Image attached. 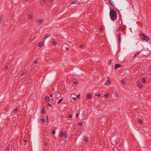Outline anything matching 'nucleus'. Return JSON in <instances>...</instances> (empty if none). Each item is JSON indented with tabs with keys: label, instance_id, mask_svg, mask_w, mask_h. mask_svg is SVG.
<instances>
[{
	"label": "nucleus",
	"instance_id": "obj_1",
	"mask_svg": "<svg viewBox=\"0 0 151 151\" xmlns=\"http://www.w3.org/2000/svg\"><path fill=\"white\" fill-rule=\"evenodd\" d=\"M109 16L111 19L113 21L115 20L117 17L116 12L114 9L110 11Z\"/></svg>",
	"mask_w": 151,
	"mask_h": 151
},
{
	"label": "nucleus",
	"instance_id": "obj_2",
	"mask_svg": "<svg viewBox=\"0 0 151 151\" xmlns=\"http://www.w3.org/2000/svg\"><path fill=\"white\" fill-rule=\"evenodd\" d=\"M141 39L143 41L147 42L149 40V37L146 36L144 33H141L140 35Z\"/></svg>",
	"mask_w": 151,
	"mask_h": 151
},
{
	"label": "nucleus",
	"instance_id": "obj_3",
	"mask_svg": "<svg viewBox=\"0 0 151 151\" xmlns=\"http://www.w3.org/2000/svg\"><path fill=\"white\" fill-rule=\"evenodd\" d=\"M59 135L61 137H64L65 138L67 137V133L63 132L62 131L60 132Z\"/></svg>",
	"mask_w": 151,
	"mask_h": 151
},
{
	"label": "nucleus",
	"instance_id": "obj_4",
	"mask_svg": "<svg viewBox=\"0 0 151 151\" xmlns=\"http://www.w3.org/2000/svg\"><path fill=\"white\" fill-rule=\"evenodd\" d=\"M43 20L42 19H40L36 21V23L38 24H40L43 22Z\"/></svg>",
	"mask_w": 151,
	"mask_h": 151
},
{
	"label": "nucleus",
	"instance_id": "obj_5",
	"mask_svg": "<svg viewBox=\"0 0 151 151\" xmlns=\"http://www.w3.org/2000/svg\"><path fill=\"white\" fill-rule=\"evenodd\" d=\"M118 41L120 43L121 41V34L120 33H118Z\"/></svg>",
	"mask_w": 151,
	"mask_h": 151
},
{
	"label": "nucleus",
	"instance_id": "obj_6",
	"mask_svg": "<svg viewBox=\"0 0 151 151\" xmlns=\"http://www.w3.org/2000/svg\"><path fill=\"white\" fill-rule=\"evenodd\" d=\"M121 67V65L120 64H116L115 65L114 69H116V68H117L119 67Z\"/></svg>",
	"mask_w": 151,
	"mask_h": 151
},
{
	"label": "nucleus",
	"instance_id": "obj_7",
	"mask_svg": "<svg viewBox=\"0 0 151 151\" xmlns=\"http://www.w3.org/2000/svg\"><path fill=\"white\" fill-rule=\"evenodd\" d=\"M142 50H141L140 51L137 52L135 55H134L133 57V58H135L137 56L139 55V53H140V52H141Z\"/></svg>",
	"mask_w": 151,
	"mask_h": 151
},
{
	"label": "nucleus",
	"instance_id": "obj_8",
	"mask_svg": "<svg viewBox=\"0 0 151 151\" xmlns=\"http://www.w3.org/2000/svg\"><path fill=\"white\" fill-rule=\"evenodd\" d=\"M92 97V96L91 94H88L87 95L86 98L87 99H91Z\"/></svg>",
	"mask_w": 151,
	"mask_h": 151
},
{
	"label": "nucleus",
	"instance_id": "obj_9",
	"mask_svg": "<svg viewBox=\"0 0 151 151\" xmlns=\"http://www.w3.org/2000/svg\"><path fill=\"white\" fill-rule=\"evenodd\" d=\"M45 3V0H41L40 2V4L42 5H44Z\"/></svg>",
	"mask_w": 151,
	"mask_h": 151
},
{
	"label": "nucleus",
	"instance_id": "obj_10",
	"mask_svg": "<svg viewBox=\"0 0 151 151\" xmlns=\"http://www.w3.org/2000/svg\"><path fill=\"white\" fill-rule=\"evenodd\" d=\"M10 148V145H7L6 147V148L5 151H9V149Z\"/></svg>",
	"mask_w": 151,
	"mask_h": 151
},
{
	"label": "nucleus",
	"instance_id": "obj_11",
	"mask_svg": "<svg viewBox=\"0 0 151 151\" xmlns=\"http://www.w3.org/2000/svg\"><path fill=\"white\" fill-rule=\"evenodd\" d=\"M83 138L84 139V140L85 142H87L88 141V139L86 137L84 136Z\"/></svg>",
	"mask_w": 151,
	"mask_h": 151
},
{
	"label": "nucleus",
	"instance_id": "obj_12",
	"mask_svg": "<svg viewBox=\"0 0 151 151\" xmlns=\"http://www.w3.org/2000/svg\"><path fill=\"white\" fill-rule=\"evenodd\" d=\"M45 109L44 107H43L41 110V113L43 114L45 113Z\"/></svg>",
	"mask_w": 151,
	"mask_h": 151
},
{
	"label": "nucleus",
	"instance_id": "obj_13",
	"mask_svg": "<svg viewBox=\"0 0 151 151\" xmlns=\"http://www.w3.org/2000/svg\"><path fill=\"white\" fill-rule=\"evenodd\" d=\"M52 43L55 45H56V43L54 39H52L51 41Z\"/></svg>",
	"mask_w": 151,
	"mask_h": 151
},
{
	"label": "nucleus",
	"instance_id": "obj_14",
	"mask_svg": "<svg viewBox=\"0 0 151 151\" xmlns=\"http://www.w3.org/2000/svg\"><path fill=\"white\" fill-rule=\"evenodd\" d=\"M110 81L109 80H108L106 81V82L105 83V85H109L110 84Z\"/></svg>",
	"mask_w": 151,
	"mask_h": 151
},
{
	"label": "nucleus",
	"instance_id": "obj_15",
	"mask_svg": "<svg viewBox=\"0 0 151 151\" xmlns=\"http://www.w3.org/2000/svg\"><path fill=\"white\" fill-rule=\"evenodd\" d=\"M138 86L140 89L143 86V84L141 83H139L138 84Z\"/></svg>",
	"mask_w": 151,
	"mask_h": 151
},
{
	"label": "nucleus",
	"instance_id": "obj_16",
	"mask_svg": "<svg viewBox=\"0 0 151 151\" xmlns=\"http://www.w3.org/2000/svg\"><path fill=\"white\" fill-rule=\"evenodd\" d=\"M109 3L112 6H114V4L113 3V1H111V0H109Z\"/></svg>",
	"mask_w": 151,
	"mask_h": 151
},
{
	"label": "nucleus",
	"instance_id": "obj_17",
	"mask_svg": "<svg viewBox=\"0 0 151 151\" xmlns=\"http://www.w3.org/2000/svg\"><path fill=\"white\" fill-rule=\"evenodd\" d=\"M27 72V70H24L22 72L21 76H22L24 75L25 74H26Z\"/></svg>",
	"mask_w": 151,
	"mask_h": 151
},
{
	"label": "nucleus",
	"instance_id": "obj_18",
	"mask_svg": "<svg viewBox=\"0 0 151 151\" xmlns=\"http://www.w3.org/2000/svg\"><path fill=\"white\" fill-rule=\"evenodd\" d=\"M137 122H138L140 124H142L143 122V121L141 119H138Z\"/></svg>",
	"mask_w": 151,
	"mask_h": 151
},
{
	"label": "nucleus",
	"instance_id": "obj_19",
	"mask_svg": "<svg viewBox=\"0 0 151 151\" xmlns=\"http://www.w3.org/2000/svg\"><path fill=\"white\" fill-rule=\"evenodd\" d=\"M49 98L48 96H47L45 97V100L46 101H48L49 100Z\"/></svg>",
	"mask_w": 151,
	"mask_h": 151
},
{
	"label": "nucleus",
	"instance_id": "obj_20",
	"mask_svg": "<svg viewBox=\"0 0 151 151\" xmlns=\"http://www.w3.org/2000/svg\"><path fill=\"white\" fill-rule=\"evenodd\" d=\"M142 81L143 83H145L146 81L145 79L144 78H142Z\"/></svg>",
	"mask_w": 151,
	"mask_h": 151
},
{
	"label": "nucleus",
	"instance_id": "obj_21",
	"mask_svg": "<svg viewBox=\"0 0 151 151\" xmlns=\"http://www.w3.org/2000/svg\"><path fill=\"white\" fill-rule=\"evenodd\" d=\"M41 120L44 122H45V118H41Z\"/></svg>",
	"mask_w": 151,
	"mask_h": 151
},
{
	"label": "nucleus",
	"instance_id": "obj_22",
	"mask_svg": "<svg viewBox=\"0 0 151 151\" xmlns=\"http://www.w3.org/2000/svg\"><path fill=\"white\" fill-rule=\"evenodd\" d=\"M42 46V43L40 42H39L38 44V46L39 47H41Z\"/></svg>",
	"mask_w": 151,
	"mask_h": 151
},
{
	"label": "nucleus",
	"instance_id": "obj_23",
	"mask_svg": "<svg viewBox=\"0 0 151 151\" xmlns=\"http://www.w3.org/2000/svg\"><path fill=\"white\" fill-rule=\"evenodd\" d=\"M63 99H61L58 102V103L59 104L63 101Z\"/></svg>",
	"mask_w": 151,
	"mask_h": 151
},
{
	"label": "nucleus",
	"instance_id": "obj_24",
	"mask_svg": "<svg viewBox=\"0 0 151 151\" xmlns=\"http://www.w3.org/2000/svg\"><path fill=\"white\" fill-rule=\"evenodd\" d=\"M3 15L2 14L1 16V19L0 20V22H1V21L2 19V18H3Z\"/></svg>",
	"mask_w": 151,
	"mask_h": 151
},
{
	"label": "nucleus",
	"instance_id": "obj_25",
	"mask_svg": "<svg viewBox=\"0 0 151 151\" xmlns=\"http://www.w3.org/2000/svg\"><path fill=\"white\" fill-rule=\"evenodd\" d=\"M121 83H122V84H126V83L124 82V81L123 80H122L121 81Z\"/></svg>",
	"mask_w": 151,
	"mask_h": 151
},
{
	"label": "nucleus",
	"instance_id": "obj_26",
	"mask_svg": "<svg viewBox=\"0 0 151 151\" xmlns=\"http://www.w3.org/2000/svg\"><path fill=\"white\" fill-rule=\"evenodd\" d=\"M83 125V124L82 122H81L78 123V125L80 126H81Z\"/></svg>",
	"mask_w": 151,
	"mask_h": 151
},
{
	"label": "nucleus",
	"instance_id": "obj_27",
	"mask_svg": "<svg viewBox=\"0 0 151 151\" xmlns=\"http://www.w3.org/2000/svg\"><path fill=\"white\" fill-rule=\"evenodd\" d=\"M32 18H33L32 16L31 15H29V18L30 19H32Z\"/></svg>",
	"mask_w": 151,
	"mask_h": 151
},
{
	"label": "nucleus",
	"instance_id": "obj_28",
	"mask_svg": "<svg viewBox=\"0 0 151 151\" xmlns=\"http://www.w3.org/2000/svg\"><path fill=\"white\" fill-rule=\"evenodd\" d=\"M109 94L108 93H106V94H105V98H107V97H108L109 96Z\"/></svg>",
	"mask_w": 151,
	"mask_h": 151
},
{
	"label": "nucleus",
	"instance_id": "obj_29",
	"mask_svg": "<svg viewBox=\"0 0 151 151\" xmlns=\"http://www.w3.org/2000/svg\"><path fill=\"white\" fill-rule=\"evenodd\" d=\"M49 37L50 36L49 35H46L44 37L45 39H46Z\"/></svg>",
	"mask_w": 151,
	"mask_h": 151
},
{
	"label": "nucleus",
	"instance_id": "obj_30",
	"mask_svg": "<svg viewBox=\"0 0 151 151\" xmlns=\"http://www.w3.org/2000/svg\"><path fill=\"white\" fill-rule=\"evenodd\" d=\"M48 106H49L51 107H52V105L50 104V103H48Z\"/></svg>",
	"mask_w": 151,
	"mask_h": 151
},
{
	"label": "nucleus",
	"instance_id": "obj_31",
	"mask_svg": "<svg viewBox=\"0 0 151 151\" xmlns=\"http://www.w3.org/2000/svg\"><path fill=\"white\" fill-rule=\"evenodd\" d=\"M68 118H71L72 117V115L71 114H70L68 115Z\"/></svg>",
	"mask_w": 151,
	"mask_h": 151
},
{
	"label": "nucleus",
	"instance_id": "obj_32",
	"mask_svg": "<svg viewBox=\"0 0 151 151\" xmlns=\"http://www.w3.org/2000/svg\"><path fill=\"white\" fill-rule=\"evenodd\" d=\"M71 3L72 4H76V1H72Z\"/></svg>",
	"mask_w": 151,
	"mask_h": 151
},
{
	"label": "nucleus",
	"instance_id": "obj_33",
	"mask_svg": "<svg viewBox=\"0 0 151 151\" xmlns=\"http://www.w3.org/2000/svg\"><path fill=\"white\" fill-rule=\"evenodd\" d=\"M18 110V109L17 108H15L14 109V112H16V111H17Z\"/></svg>",
	"mask_w": 151,
	"mask_h": 151
},
{
	"label": "nucleus",
	"instance_id": "obj_34",
	"mask_svg": "<svg viewBox=\"0 0 151 151\" xmlns=\"http://www.w3.org/2000/svg\"><path fill=\"white\" fill-rule=\"evenodd\" d=\"M122 28V27H119L117 28V31L119 30Z\"/></svg>",
	"mask_w": 151,
	"mask_h": 151
},
{
	"label": "nucleus",
	"instance_id": "obj_35",
	"mask_svg": "<svg viewBox=\"0 0 151 151\" xmlns=\"http://www.w3.org/2000/svg\"><path fill=\"white\" fill-rule=\"evenodd\" d=\"M96 96H97V97H99L100 96V94H96Z\"/></svg>",
	"mask_w": 151,
	"mask_h": 151
},
{
	"label": "nucleus",
	"instance_id": "obj_36",
	"mask_svg": "<svg viewBox=\"0 0 151 151\" xmlns=\"http://www.w3.org/2000/svg\"><path fill=\"white\" fill-rule=\"evenodd\" d=\"M117 149V148H116V147H115L114 148V151H116V149Z\"/></svg>",
	"mask_w": 151,
	"mask_h": 151
},
{
	"label": "nucleus",
	"instance_id": "obj_37",
	"mask_svg": "<svg viewBox=\"0 0 151 151\" xmlns=\"http://www.w3.org/2000/svg\"><path fill=\"white\" fill-rule=\"evenodd\" d=\"M100 31H101L102 30V27H101L100 28Z\"/></svg>",
	"mask_w": 151,
	"mask_h": 151
},
{
	"label": "nucleus",
	"instance_id": "obj_38",
	"mask_svg": "<svg viewBox=\"0 0 151 151\" xmlns=\"http://www.w3.org/2000/svg\"><path fill=\"white\" fill-rule=\"evenodd\" d=\"M84 45H81L80 46V47L81 48H83V47H84Z\"/></svg>",
	"mask_w": 151,
	"mask_h": 151
},
{
	"label": "nucleus",
	"instance_id": "obj_39",
	"mask_svg": "<svg viewBox=\"0 0 151 151\" xmlns=\"http://www.w3.org/2000/svg\"><path fill=\"white\" fill-rule=\"evenodd\" d=\"M46 118H47V122L48 123V116H46Z\"/></svg>",
	"mask_w": 151,
	"mask_h": 151
},
{
	"label": "nucleus",
	"instance_id": "obj_40",
	"mask_svg": "<svg viewBox=\"0 0 151 151\" xmlns=\"http://www.w3.org/2000/svg\"><path fill=\"white\" fill-rule=\"evenodd\" d=\"M55 131L54 130H53L52 132V134H55Z\"/></svg>",
	"mask_w": 151,
	"mask_h": 151
},
{
	"label": "nucleus",
	"instance_id": "obj_41",
	"mask_svg": "<svg viewBox=\"0 0 151 151\" xmlns=\"http://www.w3.org/2000/svg\"><path fill=\"white\" fill-rule=\"evenodd\" d=\"M73 83L74 84H78V83L76 81H74V82Z\"/></svg>",
	"mask_w": 151,
	"mask_h": 151
},
{
	"label": "nucleus",
	"instance_id": "obj_42",
	"mask_svg": "<svg viewBox=\"0 0 151 151\" xmlns=\"http://www.w3.org/2000/svg\"><path fill=\"white\" fill-rule=\"evenodd\" d=\"M37 61L36 60V61H35L34 62V63L35 64H37Z\"/></svg>",
	"mask_w": 151,
	"mask_h": 151
},
{
	"label": "nucleus",
	"instance_id": "obj_43",
	"mask_svg": "<svg viewBox=\"0 0 151 151\" xmlns=\"http://www.w3.org/2000/svg\"><path fill=\"white\" fill-rule=\"evenodd\" d=\"M8 69V68L7 67H6L5 68V69L6 70H7V69Z\"/></svg>",
	"mask_w": 151,
	"mask_h": 151
},
{
	"label": "nucleus",
	"instance_id": "obj_44",
	"mask_svg": "<svg viewBox=\"0 0 151 151\" xmlns=\"http://www.w3.org/2000/svg\"><path fill=\"white\" fill-rule=\"evenodd\" d=\"M65 49L67 51H68L69 50V48L68 47H66Z\"/></svg>",
	"mask_w": 151,
	"mask_h": 151
},
{
	"label": "nucleus",
	"instance_id": "obj_45",
	"mask_svg": "<svg viewBox=\"0 0 151 151\" xmlns=\"http://www.w3.org/2000/svg\"><path fill=\"white\" fill-rule=\"evenodd\" d=\"M72 99H73L74 100H76V98H75V97H73L72 98Z\"/></svg>",
	"mask_w": 151,
	"mask_h": 151
},
{
	"label": "nucleus",
	"instance_id": "obj_46",
	"mask_svg": "<svg viewBox=\"0 0 151 151\" xmlns=\"http://www.w3.org/2000/svg\"><path fill=\"white\" fill-rule=\"evenodd\" d=\"M52 96H53L52 94H50V97H52Z\"/></svg>",
	"mask_w": 151,
	"mask_h": 151
},
{
	"label": "nucleus",
	"instance_id": "obj_47",
	"mask_svg": "<svg viewBox=\"0 0 151 151\" xmlns=\"http://www.w3.org/2000/svg\"><path fill=\"white\" fill-rule=\"evenodd\" d=\"M78 115H79V114L78 113V114H76V117H77L78 116Z\"/></svg>",
	"mask_w": 151,
	"mask_h": 151
},
{
	"label": "nucleus",
	"instance_id": "obj_48",
	"mask_svg": "<svg viewBox=\"0 0 151 151\" xmlns=\"http://www.w3.org/2000/svg\"><path fill=\"white\" fill-rule=\"evenodd\" d=\"M23 141H24V142H25H25H27V140H26V139H24V140H23Z\"/></svg>",
	"mask_w": 151,
	"mask_h": 151
},
{
	"label": "nucleus",
	"instance_id": "obj_49",
	"mask_svg": "<svg viewBox=\"0 0 151 151\" xmlns=\"http://www.w3.org/2000/svg\"><path fill=\"white\" fill-rule=\"evenodd\" d=\"M114 147L113 146V147H112V148L113 149H114Z\"/></svg>",
	"mask_w": 151,
	"mask_h": 151
},
{
	"label": "nucleus",
	"instance_id": "obj_50",
	"mask_svg": "<svg viewBox=\"0 0 151 151\" xmlns=\"http://www.w3.org/2000/svg\"><path fill=\"white\" fill-rule=\"evenodd\" d=\"M114 2H115V3H116V0H114Z\"/></svg>",
	"mask_w": 151,
	"mask_h": 151
},
{
	"label": "nucleus",
	"instance_id": "obj_51",
	"mask_svg": "<svg viewBox=\"0 0 151 151\" xmlns=\"http://www.w3.org/2000/svg\"><path fill=\"white\" fill-rule=\"evenodd\" d=\"M79 96H80V95H78V96H77V98H78V97H79Z\"/></svg>",
	"mask_w": 151,
	"mask_h": 151
},
{
	"label": "nucleus",
	"instance_id": "obj_52",
	"mask_svg": "<svg viewBox=\"0 0 151 151\" xmlns=\"http://www.w3.org/2000/svg\"><path fill=\"white\" fill-rule=\"evenodd\" d=\"M23 0L24 1H27L28 0Z\"/></svg>",
	"mask_w": 151,
	"mask_h": 151
},
{
	"label": "nucleus",
	"instance_id": "obj_53",
	"mask_svg": "<svg viewBox=\"0 0 151 151\" xmlns=\"http://www.w3.org/2000/svg\"><path fill=\"white\" fill-rule=\"evenodd\" d=\"M111 63V60L109 61V63Z\"/></svg>",
	"mask_w": 151,
	"mask_h": 151
}]
</instances>
